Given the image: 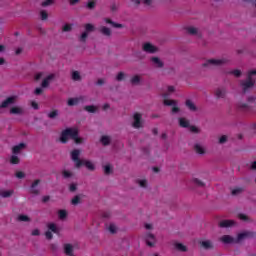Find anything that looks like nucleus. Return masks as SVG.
Returning a JSON list of instances; mask_svg holds the SVG:
<instances>
[{
	"label": "nucleus",
	"mask_w": 256,
	"mask_h": 256,
	"mask_svg": "<svg viewBox=\"0 0 256 256\" xmlns=\"http://www.w3.org/2000/svg\"><path fill=\"white\" fill-rule=\"evenodd\" d=\"M253 75H256V70H251L247 74V80L241 82V87L244 93H247L248 89L255 86V80H253Z\"/></svg>",
	"instance_id": "f257e3e1"
},
{
	"label": "nucleus",
	"mask_w": 256,
	"mask_h": 256,
	"mask_svg": "<svg viewBox=\"0 0 256 256\" xmlns=\"http://www.w3.org/2000/svg\"><path fill=\"white\" fill-rule=\"evenodd\" d=\"M73 137H77V129L67 128L61 132L60 142L65 144L69 141V138L73 139Z\"/></svg>",
	"instance_id": "f03ea898"
},
{
	"label": "nucleus",
	"mask_w": 256,
	"mask_h": 256,
	"mask_svg": "<svg viewBox=\"0 0 256 256\" xmlns=\"http://www.w3.org/2000/svg\"><path fill=\"white\" fill-rule=\"evenodd\" d=\"M79 155H81V150L74 149L71 152V159H72V161H74L75 167L77 169L83 167V163H84L83 160L79 159Z\"/></svg>",
	"instance_id": "7ed1b4c3"
},
{
	"label": "nucleus",
	"mask_w": 256,
	"mask_h": 256,
	"mask_svg": "<svg viewBox=\"0 0 256 256\" xmlns=\"http://www.w3.org/2000/svg\"><path fill=\"white\" fill-rule=\"evenodd\" d=\"M163 97H164V105H166L167 107L172 106V113H179L180 109L179 107H177V101L167 99V97H169V94L167 93L163 94Z\"/></svg>",
	"instance_id": "20e7f679"
},
{
	"label": "nucleus",
	"mask_w": 256,
	"mask_h": 256,
	"mask_svg": "<svg viewBox=\"0 0 256 256\" xmlns=\"http://www.w3.org/2000/svg\"><path fill=\"white\" fill-rule=\"evenodd\" d=\"M142 117L143 116L140 113H135L133 115L134 122L132 123V127L134 129H141V127H143V120H141Z\"/></svg>",
	"instance_id": "39448f33"
},
{
	"label": "nucleus",
	"mask_w": 256,
	"mask_h": 256,
	"mask_svg": "<svg viewBox=\"0 0 256 256\" xmlns=\"http://www.w3.org/2000/svg\"><path fill=\"white\" fill-rule=\"evenodd\" d=\"M16 101L17 96H10L0 104V109H7V107H9L10 105H15Z\"/></svg>",
	"instance_id": "423d86ee"
},
{
	"label": "nucleus",
	"mask_w": 256,
	"mask_h": 256,
	"mask_svg": "<svg viewBox=\"0 0 256 256\" xmlns=\"http://www.w3.org/2000/svg\"><path fill=\"white\" fill-rule=\"evenodd\" d=\"M83 101H85V97L83 96L76 97V98H69L67 104L69 107H74V105H79V103H83Z\"/></svg>",
	"instance_id": "0eeeda50"
},
{
	"label": "nucleus",
	"mask_w": 256,
	"mask_h": 256,
	"mask_svg": "<svg viewBox=\"0 0 256 256\" xmlns=\"http://www.w3.org/2000/svg\"><path fill=\"white\" fill-rule=\"evenodd\" d=\"M223 63H225V61L221 59H210L203 64V67H209L210 65L217 67L219 65H223Z\"/></svg>",
	"instance_id": "6e6552de"
},
{
	"label": "nucleus",
	"mask_w": 256,
	"mask_h": 256,
	"mask_svg": "<svg viewBox=\"0 0 256 256\" xmlns=\"http://www.w3.org/2000/svg\"><path fill=\"white\" fill-rule=\"evenodd\" d=\"M55 79V74H50L48 75L46 78H44V80L41 83V87L43 89H47V87H49L51 81H53Z\"/></svg>",
	"instance_id": "1a4fd4ad"
},
{
	"label": "nucleus",
	"mask_w": 256,
	"mask_h": 256,
	"mask_svg": "<svg viewBox=\"0 0 256 256\" xmlns=\"http://www.w3.org/2000/svg\"><path fill=\"white\" fill-rule=\"evenodd\" d=\"M145 241L148 247H155V235L147 233L145 235Z\"/></svg>",
	"instance_id": "9d476101"
},
{
	"label": "nucleus",
	"mask_w": 256,
	"mask_h": 256,
	"mask_svg": "<svg viewBox=\"0 0 256 256\" xmlns=\"http://www.w3.org/2000/svg\"><path fill=\"white\" fill-rule=\"evenodd\" d=\"M41 183L40 179H36L30 186V193L32 195H39V189H37V186Z\"/></svg>",
	"instance_id": "9b49d317"
},
{
	"label": "nucleus",
	"mask_w": 256,
	"mask_h": 256,
	"mask_svg": "<svg viewBox=\"0 0 256 256\" xmlns=\"http://www.w3.org/2000/svg\"><path fill=\"white\" fill-rule=\"evenodd\" d=\"M143 51H145L146 53H157V47H155L151 43H145L143 45Z\"/></svg>",
	"instance_id": "f8f14e48"
},
{
	"label": "nucleus",
	"mask_w": 256,
	"mask_h": 256,
	"mask_svg": "<svg viewBox=\"0 0 256 256\" xmlns=\"http://www.w3.org/2000/svg\"><path fill=\"white\" fill-rule=\"evenodd\" d=\"M225 95H227V89L223 87L216 89L215 96L217 97V99H225Z\"/></svg>",
	"instance_id": "ddd939ff"
},
{
	"label": "nucleus",
	"mask_w": 256,
	"mask_h": 256,
	"mask_svg": "<svg viewBox=\"0 0 256 256\" xmlns=\"http://www.w3.org/2000/svg\"><path fill=\"white\" fill-rule=\"evenodd\" d=\"M235 225V221L233 220H223L219 223V227L222 229H227V227H233Z\"/></svg>",
	"instance_id": "4468645a"
},
{
	"label": "nucleus",
	"mask_w": 256,
	"mask_h": 256,
	"mask_svg": "<svg viewBox=\"0 0 256 256\" xmlns=\"http://www.w3.org/2000/svg\"><path fill=\"white\" fill-rule=\"evenodd\" d=\"M25 147V143H20L12 148V153L18 155V153H21V150L25 149Z\"/></svg>",
	"instance_id": "2eb2a0df"
},
{
	"label": "nucleus",
	"mask_w": 256,
	"mask_h": 256,
	"mask_svg": "<svg viewBox=\"0 0 256 256\" xmlns=\"http://www.w3.org/2000/svg\"><path fill=\"white\" fill-rule=\"evenodd\" d=\"M104 21L105 23H108V25H112V27H115V29H123V24L116 23L109 18H105Z\"/></svg>",
	"instance_id": "dca6fc26"
},
{
	"label": "nucleus",
	"mask_w": 256,
	"mask_h": 256,
	"mask_svg": "<svg viewBox=\"0 0 256 256\" xmlns=\"http://www.w3.org/2000/svg\"><path fill=\"white\" fill-rule=\"evenodd\" d=\"M221 242L229 244V243H236V240H235V238L231 237L230 235H224L221 237Z\"/></svg>",
	"instance_id": "f3484780"
},
{
	"label": "nucleus",
	"mask_w": 256,
	"mask_h": 256,
	"mask_svg": "<svg viewBox=\"0 0 256 256\" xmlns=\"http://www.w3.org/2000/svg\"><path fill=\"white\" fill-rule=\"evenodd\" d=\"M99 31L104 37H111V29L106 26H102L99 28Z\"/></svg>",
	"instance_id": "a211bd4d"
},
{
	"label": "nucleus",
	"mask_w": 256,
	"mask_h": 256,
	"mask_svg": "<svg viewBox=\"0 0 256 256\" xmlns=\"http://www.w3.org/2000/svg\"><path fill=\"white\" fill-rule=\"evenodd\" d=\"M10 113L11 115H23L24 111L23 108L16 106L10 109Z\"/></svg>",
	"instance_id": "6ab92c4d"
},
{
	"label": "nucleus",
	"mask_w": 256,
	"mask_h": 256,
	"mask_svg": "<svg viewBox=\"0 0 256 256\" xmlns=\"http://www.w3.org/2000/svg\"><path fill=\"white\" fill-rule=\"evenodd\" d=\"M151 61H152V63H154V65L156 67H158V69H161L163 67V61H161V59H159V57H152Z\"/></svg>",
	"instance_id": "aec40b11"
},
{
	"label": "nucleus",
	"mask_w": 256,
	"mask_h": 256,
	"mask_svg": "<svg viewBox=\"0 0 256 256\" xmlns=\"http://www.w3.org/2000/svg\"><path fill=\"white\" fill-rule=\"evenodd\" d=\"M178 121H179V125H180L182 128H184V129H187V127H189V125H190L189 120H187V119H185V118H179Z\"/></svg>",
	"instance_id": "412c9836"
},
{
	"label": "nucleus",
	"mask_w": 256,
	"mask_h": 256,
	"mask_svg": "<svg viewBox=\"0 0 256 256\" xmlns=\"http://www.w3.org/2000/svg\"><path fill=\"white\" fill-rule=\"evenodd\" d=\"M64 252L68 256L73 255V246L71 244H65L64 245Z\"/></svg>",
	"instance_id": "4be33fe9"
},
{
	"label": "nucleus",
	"mask_w": 256,
	"mask_h": 256,
	"mask_svg": "<svg viewBox=\"0 0 256 256\" xmlns=\"http://www.w3.org/2000/svg\"><path fill=\"white\" fill-rule=\"evenodd\" d=\"M95 7H97V1H95V0H90L86 4V9H88L89 11H93V9H95Z\"/></svg>",
	"instance_id": "5701e85b"
},
{
	"label": "nucleus",
	"mask_w": 256,
	"mask_h": 256,
	"mask_svg": "<svg viewBox=\"0 0 256 256\" xmlns=\"http://www.w3.org/2000/svg\"><path fill=\"white\" fill-rule=\"evenodd\" d=\"M100 142L102 143V145H104V147H107V145L111 144V137L102 136L101 139H100Z\"/></svg>",
	"instance_id": "b1692460"
},
{
	"label": "nucleus",
	"mask_w": 256,
	"mask_h": 256,
	"mask_svg": "<svg viewBox=\"0 0 256 256\" xmlns=\"http://www.w3.org/2000/svg\"><path fill=\"white\" fill-rule=\"evenodd\" d=\"M83 165L89 170V171H95V165L92 164L89 160H83Z\"/></svg>",
	"instance_id": "393cba45"
},
{
	"label": "nucleus",
	"mask_w": 256,
	"mask_h": 256,
	"mask_svg": "<svg viewBox=\"0 0 256 256\" xmlns=\"http://www.w3.org/2000/svg\"><path fill=\"white\" fill-rule=\"evenodd\" d=\"M194 151L198 153V155H205V149L202 148L200 144L194 145Z\"/></svg>",
	"instance_id": "a878e982"
},
{
	"label": "nucleus",
	"mask_w": 256,
	"mask_h": 256,
	"mask_svg": "<svg viewBox=\"0 0 256 256\" xmlns=\"http://www.w3.org/2000/svg\"><path fill=\"white\" fill-rule=\"evenodd\" d=\"M84 29L86 33H93V31H95V26L91 23H87L84 25Z\"/></svg>",
	"instance_id": "bb28decb"
},
{
	"label": "nucleus",
	"mask_w": 256,
	"mask_h": 256,
	"mask_svg": "<svg viewBox=\"0 0 256 256\" xmlns=\"http://www.w3.org/2000/svg\"><path fill=\"white\" fill-rule=\"evenodd\" d=\"M186 107H188L190 111H197V106H195V103L191 100H186Z\"/></svg>",
	"instance_id": "cd10ccee"
},
{
	"label": "nucleus",
	"mask_w": 256,
	"mask_h": 256,
	"mask_svg": "<svg viewBox=\"0 0 256 256\" xmlns=\"http://www.w3.org/2000/svg\"><path fill=\"white\" fill-rule=\"evenodd\" d=\"M201 247H203V249H213V244L211 241L206 240L201 242Z\"/></svg>",
	"instance_id": "c85d7f7f"
},
{
	"label": "nucleus",
	"mask_w": 256,
	"mask_h": 256,
	"mask_svg": "<svg viewBox=\"0 0 256 256\" xmlns=\"http://www.w3.org/2000/svg\"><path fill=\"white\" fill-rule=\"evenodd\" d=\"M246 237H249V232H243L238 234L237 239L235 241L236 243H239V241H243V239H246Z\"/></svg>",
	"instance_id": "c756f323"
},
{
	"label": "nucleus",
	"mask_w": 256,
	"mask_h": 256,
	"mask_svg": "<svg viewBox=\"0 0 256 256\" xmlns=\"http://www.w3.org/2000/svg\"><path fill=\"white\" fill-rule=\"evenodd\" d=\"M130 83L132 85H139L141 83V77L139 75H135L131 78Z\"/></svg>",
	"instance_id": "7c9ffc66"
},
{
	"label": "nucleus",
	"mask_w": 256,
	"mask_h": 256,
	"mask_svg": "<svg viewBox=\"0 0 256 256\" xmlns=\"http://www.w3.org/2000/svg\"><path fill=\"white\" fill-rule=\"evenodd\" d=\"M84 110L88 113H97V107L93 105H88L84 107Z\"/></svg>",
	"instance_id": "2f4dec72"
},
{
	"label": "nucleus",
	"mask_w": 256,
	"mask_h": 256,
	"mask_svg": "<svg viewBox=\"0 0 256 256\" xmlns=\"http://www.w3.org/2000/svg\"><path fill=\"white\" fill-rule=\"evenodd\" d=\"M1 197H3L4 199H7L9 197H11V195H13V190H6V191H2L0 193Z\"/></svg>",
	"instance_id": "473e14b6"
},
{
	"label": "nucleus",
	"mask_w": 256,
	"mask_h": 256,
	"mask_svg": "<svg viewBox=\"0 0 256 256\" xmlns=\"http://www.w3.org/2000/svg\"><path fill=\"white\" fill-rule=\"evenodd\" d=\"M243 191H245L244 187H236L231 191V193L232 195H240V193H243Z\"/></svg>",
	"instance_id": "72a5a7b5"
},
{
	"label": "nucleus",
	"mask_w": 256,
	"mask_h": 256,
	"mask_svg": "<svg viewBox=\"0 0 256 256\" xmlns=\"http://www.w3.org/2000/svg\"><path fill=\"white\" fill-rule=\"evenodd\" d=\"M175 249H177V251L185 252V251H187V246H185L181 243H176L175 244Z\"/></svg>",
	"instance_id": "f704fd0d"
},
{
	"label": "nucleus",
	"mask_w": 256,
	"mask_h": 256,
	"mask_svg": "<svg viewBox=\"0 0 256 256\" xmlns=\"http://www.w3.org/2000/svg\"><path fill=\"white\" fill-rule=\"evenodd\" d=\"M49 231H52V233H59V229H57V225L55 223L48 224Z\"/></svg>",
	"instance_id": "c9c22d12"
},
{
	"label": "nucleus",
	"mask_w": 256,
	"mask_h": 256,
	"mask_svg": "<svg viewBox=\"0 0 256 256\" xmlns=\"http://www.w3.org/2000/svg\"><path fill=\"white\" fill-rule=\"evenodd\" d=\"M72 30H73V24H65L62 27L63 33H69V31H72Z\"/></svg>",
	"instance_id": "e433bc0d"
},
{
	"label": "nucleus",
	"mask_w": 256,
	"mask_h": 256,
	"mask_svg": "<svg viewBox=\"0 0 256 256\" xmlns=\"http://www.w3.org/2000/svg\"><path fill=\"white\" fill-rule=\"evenodd\" d=\"M87 37H89V33L84 31V32L80 35L79 41H80L81 43H86Z\"/></svg>",
	"instance_id": "4c0bfd02"
},
{
	"label": "nucleus",
	"mask_w": 256,
	"mask_h": 256,
	"mask_svg": "<svg viewBox=\"0 0 256 256\" xmlns=\"http://www.w3.org/2000/svg\"><path fill=\"white\" fill-rule=\"evenodd\" d=\"M72 79L73 81H81V74L79 71L72 72Z\"/></svg>",
	"instance_id": "58836bf2"
},
{
	"label": "nucleus",
	"mask_w": 256,
	"mask_h": 256,
	"mask_svg": "<svg viewBox=\"0 0 256 256\" xmlns=\"http://www.w3.org/2000/svg\"><path fill=\"white\" fill-rule=\"evenodd\" d=\"M192 182L194 183V185H196L197 187H205V183L203 181H201L198 178H194L192 180Z\"/></svg>",
	"instance_id": "ea45409f"
},
{
	"label": "nucleus",
	"mask_w": 256,
	"mask_h": 256,
	"mask_svg": "<svg viewBox=\"0 0 256 256\" xmlns=\"http://www.w3.org/2000/svg\"><path fill=\"white\" fill-rule=\"evenodd\" d=\"M58 217L59 219H67V210H59L58 211Z\"/></svg>",
	"instance_id": "a19ab883"
},
{
	"label": "nucleus",
	"mask_w": 256,
	"mask_h": 256,
	"mask_svg": "<svg viewBox=\"0 0 256 256\" xmlns=\"http://www.w3.org/2000/svg\"><path fill=\"white\" fill-rule=\"evenodd\" d=\"M135 4L136 5H147V6H149V5H151V0H136L135 1Z\"/></svg>",
	"instance_id": "79ce46f5"
},
{
	"label": "nucleus",
	"mask_w": 256,
	"mask_h": 256,
	"mask_svg": "<svg viewBox=\"0 0 256 256\" xmlns=\"http://www.w3.org/2000/svg\"><path fill=\"white\" fill-rule=\"evenodd\" d=\"M72 205H79L81 203V197L79 195H76L72 200H71Z\"/></svg>",
	"instance_id": "37998d69"
},
{
	"label": "nucleus",
	"mask_w": 256,
	"mask_h": 256,
	"mask_svg": "<svg viewBox=\"0 0 256 256\" xmlns=\"http://www.w3.org/2000/svg\"><path fill=\"white\" fill-rule=\"evenodd\" d=\"M10 163L12 164V165H19V157H17V156H11V158H10Z\"/></svg>",
	"instance_id": "c03bdc74"
},
{
	"label": "nucleus",
	"mask_w": 256,
	"mask_h": 256,
	"mask_svg": "<svg viewBox=\"0 0 256 256\" xmlns=\"http://www.w3.org/2000/svg\"><path fill=\"white\" fill-rule=\"evenodd\" d=\"M62 175L64 179H70V177H73V173L67 170L62 171Z\"/></svg>",
	"instance_id": "a18cd8bd"
},
{
	"label": "nucleus",
	"mask_w": 256,
	"mask_h": 256,
	"mask_svg": "<svg viewBox=\"0 0 256 256\" xmlns=\"http://www.w3.org/2000/svg\"><path fill=\"white\" fill-rule=\"evenodd\" d=\"M40 17H41L42 21H47V19L49 18V14H47V11L42 10L40 12Z\"/></svg>",
	"instance_id": "49530a36"
},
{
	"label": "nucleus",
	"mask_w": 256,
	"mask_h": 256,
	"mask_svg": "<svg viewBox=\"0 0 256 256\" xmlns=\"http://www.w3.org/2000/svg\"><path fill=\"white\" fill-rule=\"evenodd\" d=\"M18 221L28 222V221H31V219L27 215H19Z\"/></svg>",
	"instance_id": "de8ad7c7"
},
{
	"label": "nucleus",
	"mask_w": 256,
	"mask_h": 256,
	"mask_svg": "<svg viewBox=\"0 0 256 256\" xmlns=\"http://www.w3.org/2000/svg\"><path fill=\"white\" fill-rule=\"evenodd\" d=\"M187 32L189 33V35H197V28H195V27H188L187 28Z\"/></svg>",
	"instance_id": "09e8293b"
},
{
	"label": "nucleus",
	"mask_w": 256,
	"mask_h": 256,
	"mask_svg": "<svg viewBox=\"0 0 256 256\" xmlns=\"http://www.w3.org/2000/svg\"><path fill=\"white\" fill-rule=\"evenodd\" d=\"M57 115H59V111L58 110H53L52 112H50L48 114L49 119H55V117H57Z\"/></svg>",
	"instance_id": "8fccbe9b"
},
{
	"label": "nucleus",
	"mask_w": 256,
	"mask_h": 256,
	"mask_svg": "<svg viewBox=\"0 0 256 256\" xmlns=\"http://www.w3.org/2000/svg\"><path fill=\"white\" fill-rule=\"evenodd\" d=\"M55 0H45L44 2L41 3L42 7H49V5H53Z\"/></svg>",
	"instance_id": "3c124183"
},
{
	"label": "nucleus",
	"mask_w": 256,
	"mask_h": 256,
	"mask_svg": "<svg viewBox=\"0 0 256 256\" xmlns=\"http://www.w3.org/2000/svg\"><path fill=\"white\" fill-rule=\"evenodd\" d=\"M75 140V143H83V139L79 138V132L76 130V137H72Z\"/></svg>",
	"instance_id": "603ef678"
},
{
	"label": "nucleus",
	"mask_w": 256,
	"mask_h": 256,
	"mask_svg": "<svg viewBox=\"0 0 256 256\" xmlns=\"http://www.w3.org/2000/svg\"><path fill=\"white\" fill-rule=\"evenodd\" d=\"M123 79H125V73L119 72L118 75L116 76V80L123 81Z\"/></svg>",
	"instance_id": "864d4df0"
},
{
	"label": "nucleus",
	"mask_w": 256,
	"mask_h": 256,
	"mask_svg": "<svg viewBox=\"0 0 256 256\" xmlns=\"http://www.w3.org/2000/svg\"><path fill=\"white\" fill-rule=\"evenodd\" d=\"M104 173H105V175H110V173H111V165L104 166Z\"/></svg>",
	"instance_id": "5fc2aeb1"
},
{
	"label": "nucleus",
	"mask_w": 256,
	"mask_h": 256,
	"mask_svg": "<svg viewBox=\"0 0 256 256\" xmlns=\"http://www.w3.org/2000/svg\"><path fill=\"white\" fill-rule=\"evenodd\" d=\"M232 75H234L235 77H241V70H233L230 72Z\"/></svg>",
	"instance_id": "6e6d98bb"
},
{
	"label": "nucleus",
	"mask_w": 256,
	"mask_h": 256,
	"mask_svg": "<svg viewBox=\"0 0 256 256\" xmlns=\"http://www.w3.org/2000/svg\"><path fill=\"white\" fill-rule=\"evenodd\" d=\"M108 229H109L110 233L117 232V227H115V224H110Z\"/></svg>",
	"instance_id": "4d7b16f0"
},
{
	"label": "nucleus",
	"mask_w": 256,
	"mask_h": 256,
	"mask_svg": "<svg viewBox=\"0 0 256 256\" xmlns=\"http://www.w3.org/2000/svg\"><path fill=\"white\" fill-rule=\"evenodd\" d=\"M45 237H46V239L51 240V239H53V233L48 230L45 233Z\"/></svg>",
	"instance_id": "13d9d810"
},
{
	"label": "nucleus",
	"mask_w": 256,
	"mask_h": 256,
	"mask_svg": "<svg viewBox=\"0 0 256 256\" xmlns=\"http://www.w3.org/2000/svg\"><path fill=\"white\" fill-rule=\"evenodd\" d=\"M16 177H17V179H24V177H25V173H24V172L19 171V172H17V173H16Z\"/></svg>",
	"instance_id": "bf43d9fd"
},
{
	"label": "nucleus",
	"mask_w": 256,
	"mask_h": 256,
	"mask_svg": "<svg viewBox=\"0 0 256 256\" xmlns=\"http://www.w3.org/2000/svg\"><path fill=\"white\" fill-rule=\"evenodd\" d=\"M219 143L223 145V143H227V137L225 135L221 136L219 139Z\"/></svg>",
	"instance_id": "052dcab7"
},
{
	"label": "nucleus",
	"mask_w": 256,
	"mask_h": 256,
	"mask_svg": "<svg viewBox=\"0 0 256 256\" xmlns=\"http://www.w3.org/2000/svg\"><path fill=\"white\" fill-rule=\"evenodd\" d=\"M241 109H243V111H251V107L247 104H242Z\"/></svg>",
	"instance_id": "680f3d73"
},
{
	"label": "nucleus",
	"mask_w": 256,
	"mask_h": 256,
	"mask_svg": "<svg viewBox=\"0 0 256 256\" xmlns=\"http://www.w3.org/2000/svg\"><path fill=\"white\" fill-rule=\"evenodd\" d=\"M69 191H71V193H74V191H77V184H71L69 187Z\"/></svg>",
	"instance_id": "e2e57ef3"
},
{
	"label": "nucleus",
	"mask_w": 256,
	"mask_h": 256,
	"mask_svg": "<svg viewBox=\"0 0 256 256\" xmlns=\"http://www.w3.org/2000/svg\"><path fill=\"white\" fill-rule=\"evenodd\" d=\"M35 95H42L43 94V88H36L34 91Z\"/></svg>",
	"instance_id": "0e129e2a"
},
{
	"label": "nucleus",
	"mask_w": 256,
	"mask_h": 256,
	"mask_svg": "<svg viewBox=\"0 0 256 256\" xmlns=\"http://www.w3.org/2000/svg\"><path fill=\"white\" fill-rule=\"evenodd\" d=\"M190 131L191 133H199V128H197L196 126H190Z\"/></svg>",
	"instance_id": "69168bd1"
},
{
	"label": "nucleus",
	"mask_w": 256,
	"mask_h": 256,
	"mask_svg": "<svg viewBox=\"0 0 256 256\" xmlns=\"http://www.w3.org/2000/svg\"><path fill=\"white\" fill-rule=\"evenodd\" d=\"M138 183L141 187H147V180H139Z\"/></svg>",
	"instance_id": "338daca9"
},
{
	"label": "nucleus",
	"mask_w": 256,
	"mask_h": 256,
	"mask_svg": "<svg viewBox=\"0 0 256 256\" xmlns=\"http://www.w3.org/2000/svg\"><path fill=\"white\" fill-rule=\"evenodd\" d=\"M31 107H33L35 110H37V109H39V104H37V102H35V101H32Z\"/></svg>",
	"instance_id": "774afa93"
}]
</instances>
